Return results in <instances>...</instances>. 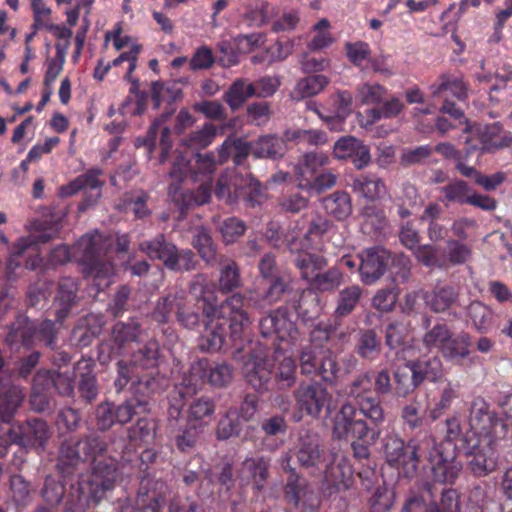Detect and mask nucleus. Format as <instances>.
<instances>
[{
  "label": "nucleus",
  "mask_w": 512,
  "mask_h": 512,
  "mask_svg": "<svg viewBox=\"0 0 512 512\" xmlns=\"http://www.w3.org/2000/svg\"><path fill=\"white\" fill-rule=\"evenodd\" d=\"M270 460L263 456L246 458L238 471L241 486L252 484L253 489L261 491L269 476Z\"/></svg>",
  "instance_id": "nucleus-26"
},
{
  "label": "nucleus",
  "mask_w": 512,
  "mask_h": 512,
  "mask_svg": "<svg viewBox=\"0 0 512 512\" xmlns=\"http://www.w3.org/2000/svg\"><path fill=\"white\" fill-rule=\"evenodd\" d=\"M381 351V342L373 329H362L358 333L355 352L365 360H375Z\"/></svg>",
  "instance_id": "nucleus-47"
},
{
  "label": "nucleus",
  "mask_w": 512,
  "mask_h": 512,
  "mask_svg": "<svg viewBox=\"0 0 512 512\" xmlns=\"http://www.w3.org/2000/svg\"><path fill=\"white\" fill-rule=\"evenodd\" d=\"M241 286L240 271L237 263L224 258L220 261L219 289L223 293H229Z\"/></svg>",
  "instance_id": "nucleus-53"
},
{
  "label": "nucleus",
  "mask_w": 512,
  "mask_h": 512,
  "mask_svg": "<svg viewBox=\"0 0 512 512\" xmlns=\"http://www.w3.org/2000/svg\"><path fill=\"white\" fill-rule=\"evenodd\" d=\"M410 363L411 369L414 371L417 381L420 384L425 380L434 383H440L443 381V365L438 356L412 361Z\"/></svg>",
  "instance_id": "nucleus-42"
},
{
  "label": "nucleus",
  "mask_w": 512,
  "mask_h": 512,
  "mask_svg": "<svg viewBox=\"0 0 512 512\" xmlns=\"http://www.w3.org/2000/svg\"><path fill=\"white\" fill-rule=\"evenodd\" d=\"M423 459L431 466L433 480L441 484H453L463 468L461 461L455 456V451L446 452L444 444H437L434 438Z\"/></svg>",
  "instance_id": "nucleus-14"
},
{
  "label": "nucleus",
  "mask_w": 512,
  "mask_h": 512,
  "mask_svg": "<svg viewBox=\"0 0 512 512\" xmlns=\"http://www.w3.org/2000/svg\"><path fill=\"white\" fill-rule=\"evenodd\" d=\"M362 296V288L359 285H351L339 291L334 317L340 320L350 315L357 307Z\"/></svg>",
  "instance_id": "nucleus-45"
},
{
  "label": "nucleus",
  "mask_w": 512,
  "mask_h": 512,
  "mask_svg": "<svg viewBox=\"0 0 512 512\" xmlns=\"http://www.w3.org/2000/svg\"><path fill=\"white\" fill-rule=\"evenodd\" d=\"M5 435H7V442H10V444L44 448L50 437V432L44 420L32 418L24 423L10 424Z\"/></svg>",
  "instance_id": "nucleus-17"
},
{
  "label": "nucleus",
  "mask_w": 512,
  "mask_h": 512,
  "mask_svg": "<svg viewBox=\"0 0 512 512\" xmlns=\"http://www.w3.org/2000/svg\"><path fill=\"white\" fill-rule=\"evenodd\" d=\"M162 262L165 267L173 271H189L194 269V254L191 250H178L174 245L162 239Z\"/></svg>",
  "instance_id": "nucleus-34"
},
{
  "label": "nucleus",
  "mask_w": 512,
  "mask_h": 512,
  "mask_svg": "<svg viewBox=\"0 0 512 512\" xmlns=\"http://www.w3.org/2000/svg\"><path fill=\"white\" fill-rule=\"evenodd\" d=\"M461 136L466 144V152L474 150L494 152L497 149L508 147L512 136L506 132L499 123L487 125H467Z\"/></svg>",
  "instance_id": "nucleus-11"
},
{
  "label": "nucleus",
  "mask_w": 512,
  "mask_h": 512,
  "mask_svg": "<svg viewBox=\"0 0 512 512\" xmlns=\"http://www.w3.org/2000/svg\"><path fill=\"white\" fill-rule=\"evenodd\" d=\"M333 227L332 222L318 212H311L305 217V227L300 236L288 241L291 252L301 249H316L321 244L322 237Z\"/></svg>",
  "instance_id": "nucleus-20"
},
{
  "label": "nucleus",
  "mask_w": 512,
  "mask_h": 512,
  "mask_svg": "<svg viewBox=\"0 0 512 512\" xmlns=\"http://www.w3.org/2000/svg\"><path fill=\"white\" fill-rule=\"evenodd\" d=\"M343 275L337 268H331L325 272L320 271L310 282L312 290L320 292L333 291L342 283Z\"/></svg>",
  "instance_id": "nucleus-57"
},
{
  "label": "nucleus",
  "mask_w": 512,
  "mask_h": 512,
  "mask_svg": "<svg viewBox=\"0 0 512 512\" xmlns=\"http://www.w3.org/2000/svg\"><path fill=\"white\" fill-rule=\"evenodd\" d=\"M296 320L288 306L279 307L260 319V333L263 338H271L276 353L294 350L300 344L301 334Z\"/></svg>",
  "instance_id": "nucleus-9"
},
{
  "label": "nucleus",
  "mask_w": 512,
  "mask_h": 512,
  "mask_svg": "<svg viewBox=\"0 0 512 512\" xmlns=\"http://www.w3.org/2000/svg\"><path fill=\"white\" fill-rule=\"evenodd\" d=\"M301 373L318 376L324 382L335 384L340 373L337 356L330 349L320 350L304 346L299 355Z\"/></svg>",
  "instance_id": "nucleus-12"
},
{
  "label": "nucleus",
  "mask_w": 512,
  "mask_h": 512,
  "mask_svg": "<svg viewBox=\"0 0 512 512\" xmlns=\"http://www.w3.org/2000/svg\"><path fill=\"white\" fill-rule=\"evenodd\" d=\"M330 163V158L323 152L305 153L298 163L299 183L308 182L316 174L320 173Z\"/></svg>",
  "instance_id": "nucleus-39"
},
{
  "label": "nucleus",
  "mask_w": 512,
  "mask_h": 512,
  "mask_svg": "<svg viewBox=\"0 0 512 512\" xmlns=\"http://www.w3.org/2000/svg\"><path fill=\"white\" fill-rule=\"evenodd\" d=\"M32 227L35 233L28 236L32 241V246L23 257L24 267L31 271L40 270L41 273H44L48 270L45 268L46 259L41 256L38 245L46 244L56 238L62 225L59 220L37 219L32 223Z\"/></svg>",
  "instance_id": "nucleus-15"
},
{
  "label": "nucleus",
  "mask_w": 512,
  "mask_h": 512,
  "mask_svg": "<svg viewBox=\"0 0 512 512\" xmlns=\"http://www.w3.org/2000/svg\"><path fill=\"white\" fill-rule=\"evenodd\" d=\"M192 244L203 260L206 262L214 260L216 249L212 237L206 228L199 227L195 229Z\"/></svg>",
  "instance_id": "nucleus-59"
},
{
  "label": "nucleus",
  "mask_w": 512,
  "mask_h": 512,
  "mask_svg": "<svg viewBox=\"0 0 512 512\" xmlns=\"http://www.w3.org/2000/svg\"><path fill=\"white\" fill-rule=\"evenodd\" d=\"M159 357V342L150 340L132 353L130 365L119 361L118 377L114 382L117 390H122L131 382L133 385H144L148 393H153L159 386Z\"/></svg>",
  "instance_id": "nucleus-7"
},
{
  "label": "nucleus",
  "mask_w": 512,
  "mask_h": 512,
  "mask_svg": "<svg viewBox=\"0 0 512 512\" xmlns=\"http://www.w3.org/2000/svg\"><path fill=\"white\" fill-rule=\"evenodd\" d=\"M25 399L23 388L12 383L9 375L0 376V420L10 424Z\"/></svg>",
  "instance_id": "nucleus-25"
},
{
  "label": "nucleus",
  "mask_w": 512,
  "mask_h": 512,
  "mask_svg": "<svg viewBox=\"0 0 512 512\" xmlns=\"http://www.w3.org/2000/svg\"><path fill=\"white\" fill-rule=\"evenodd\" d=\"M292 353L293 350H284L279 353L274 350V360L278 362L275 380L280 388H289L296 382L297 365Z\"/></svg>",
  "instance_id": "nucleus-38"
},
{
  "label": "nucleus",
  "mask_w": 512,
  "mask_h": 512,
  "mask_svg": "<svg viewBox=\"0 0 512 512\" xmlns=\"http://www.w3.org/2000/svg\"><path fill=\"white\" fill-rule=\"evenodd\" d=\"M218 159H215L214 153H197L192 164L184 156H179L173 163L170 176L176 180L182 181L190 177L194 182L212 181L216 170Z\"/></svg>",
  "instance_id": "nucleus-16"
},
{
  "label": "nucleus",
  "mask_w": 512,
  "mask_h": 512,
  "mask_svg": "<svg viewBox=\"0 0 512 512\" xmlns=\"http://www.w3.org/2000/svg\"><path fill=\"white\" fill-rule=\"evenodd\" d=\"M217 127L212 123H205L201 128L190 132L181 139V144L193 150H201L212 144L217 135Z\"/></svg>",
  "instance_id": "nucleus-52"
},
{
  "label": "nucleus",
  "mask_w": 512,
  "mask_h": 512,
  "mask_svg": "<svg viewBox=\"0 0 512 512\" xmlns=\"http://www.w3.org/2000/svg\"><path fill=\"white\" fill-rule=\"evenodd\" d=\"M232 378L233 368L229 364L221 362L209 365L207 360L201 359L191 365L190 376L184 379V384L195 389L207 379L210 385L223 388L230 384Z\"/></svg>",
  "instance_id": "nucleus-18"
},
{
  "label": "nucleus",
  "mask_w": 512,
  "mask_h": 512,
  "mask_svg": "<svg viewBox=\"0 0 512 512\" xmlns=\"http://www.w3.org/2000/svg\"><path fill=\"white\" fill-rule=\"evenodd\" d=\"M310 249H301L294 251L296 256L294 264L300 271L301 277L308 283L315 278L316 274L322 271L327 266V260L324 256L318 253L309 252Z\"/></svg>",
  "instance_id": "nucleus-33"
},
{
  "label": "nucleus",
  "mask_w": 512,
  "mask_h": 512,
  "mask_svg": "<svg viewBox=\"0 0 512 512\" xmlns=\"http://www.w3.org/2000/svg\"><path fill=\"white\" fill-rule=\"evenodd\" d=\"M468 431L477 435H491L493 438H501L506 433V425L494 413L489 410V405L482 398H476L470 406Z\"/></svg>",
  "instance_id": "nucleus-19"
},
{
  "label": "nucleus",
  "mask_w": 512,
  "mask_h": 512,
  "mask_svg": "<svg viewBox=\"0 0 512 512\" xmlns=\"http://www.w3.org/2000/svg\"><path fill=\"white\" fill-rule=\"evenodd\" d=\"M471 345L469 333L464 331L455 335L451 333L441 353L446 360L455 364H462L466 359L470 358Z\"/></svg>",
  "instance_id": "nucleus-32"
},
{
  "label": "nucleus",
  "mask_w": 512,
  "mask_h": 512,
  "mask_svg": "<svg viewBox=\"0 0 512 512\" xmlns=\"http://www.w3.org/2000/svg\"><path fill=\"white\" fill-rule=\"evenodd\" d=\"M214 412L215 404L210 397L202 396L197 398L189 406L187 423L190 425L195 424L197 428L201 427L208 423Z\"/></svg>",
  "instance_id": "nucleus-49"
},
{
  "label": "nucleus",
  "mask_w": 512,
  "mask_h": 512,
  "mask_svg": "<svg viewBox=\"0 0 512 512\" xmlns=\"http://www.w3.org/2000/svg\"><path fill=\"white\" fill-rule=\"evenodd\" d=\"M427 306L436 313L447 311L458 299V292L451 285L436 286L425 294Z\"/></svg>",
  "instance_id": "nucleus-40"
},
{
  "label": "nucleus",
  "mask_w": 512,
  "mask_h": 512,
  "mask_svg": "<svg viewBox=\"0 0 512 512\" xmlns=\"http://www.w3.org/2000/svg\"><path fill=\"white\" fill-rule=\"evenodd\" d=\"M252 82L237 78L224 93L223 99L232 111L238 110L251 97H254Z\"/></svg>",
  "instance_id": "nucleus-43"
},
{
  "label": "nucleus",
  "mask_w": 512,
  "mask_h": 512,
  "mask_svg": "<svg viewBox=\"0 0 512 512\" xmlns=\"http://www.w3.org/2000/svg\"><path fill=\"white\" fill-rule=\"evenodd\" d=\"M54 372L52 369H39L32 379L31 404L38 411H43L48 406V400L44 395L45 391L53 388Z\"/></svg>",
  "instance_id": "nucleus-36"
},
{
  "label": "nucleus",
  "mask_w": 512,
  "mask_h": 512,
  "mask_svg": "<svg viewBox=\"0 0 512 512\" xmlns=\"http://www.w3.org/2000/svg\"><path fill=\"white\" fill-rule=\"evenodd\" d=\"M368 504L372 512H386L394 504V493L384 484H379L374 488Z\"/></svg>",
  "instance_id": "nucleus-62"
},
{
  "label": "nucleus",
  "mask_w": 512,
  "mask_h": 512,
  "mask_svg": "<svg viewBox=\"0 0 512 512\" xmlns=\"http://www.w3.org/2000/svg\"><path fill=\"white\" fill-rule=\"evenodd\" d=\"M136 503L142 512H160V490L157 482L148 477L141 480Z\"/></svg>",
  "instance_id": "nucleus-41"
},
{
  "label": "nucleus",
  "mask_w": 512,
  "mask_h": 512,
  "mask_svg": "<svg viewBox=\"0 0 512 512\" xmlns=\"http://www.w3.org/2000/svg\"><path fill=\"white\" fill-rule=\"evenodd\" d=\"M497 439L473 431H466L460 439L456 447L467 457V468L474 476L485 477L497 469Z\"/></svg>",
  "instance_id": "nucleus-8"
},
{
  "label": "nucleus",
  "mask_w": 512,
  "mask_h": 512,
  "mask_svg": "<svg viewBox=\"0 0 512 512\" xmlns=\"http://www.w3.org/2000/svg\"><path fill=\"white\" fill-rule=\"evenodd\" d=\"M33 335V322L27 317L19 315L9 326L5 343L11 350H18L21 347L30 350L34 347Z\"/></svg>",
  "instance_id": "nucleus-29"
},
{
  "label": "nucleus",
  "mask_w": 512,
  "mask_h": 512,
  "mask_svg": "<svg viewBox=\"0 0 512 512\" xmlns=\"http://www.w3.org/2000/svg\"><path fill=\"white\" fill-rule=\"evenodd\" d=\"M324 210L338 220L346 219L352 212L351 199L348 193L336 191L323 198Z\"/></svg>",
  "instance_id": "nucleus-48"
},
{
  "label": "nucleus",
  "mask_w": 512,
  "mask_h": 512,
  "mask_svg": "<svg viewBox=\"0 0 512 512\" xmlns=\"http://www.w3.org/2000/svg\"><path fill=\"white\" fill-rule=\"evenodd\" d=\"M459 397V385L445 379L438 383L437 395L427 407L428 416L435 421L441 417Z\"/></svg>",
  "instance_id": "nucleus-30"
},
{
  "label": "nucleus",
  "mask_w": 512,
  "mask_h": 512,
  "mask_svg": "<svg viewBox=\"0 0 512 512\" xmlns=\"http://www.w3.org/2000/svg\"><path fill=\"white\" fill-rule=\"evenodd\" d=\"M253 149V142L229 136L217 149L218 162L223 164L232 156L234 164L240 166L250 154L253 155Z\"/></svg>",
  "instance_id": "nucleus-31"
},
{
  "label": "nucleus",
  "mask_w": 512,
  "mask_h": 512,
  "mask_svg": "<svg viewBox=\"0 0 512 512\" xmlns=\"http://www.w3.org/2000/svg\"><path fill=\"white\" fill-rule=\"evenodd\" d=\"M107 449V442L96 434L70 437L60 446L57 467L62 474L69 475L80 465H92L91 473L81 476L77 482V497L85 499L87 504H99L115 487L116 462L105 457Z\"/></svg>",
  "instance_id": "nucleus-1"
},
{
  "label": "nucleus",
  "mask_w": 512,
  "mask_h": 512,
  "mask_svg": "<svg viewBox=\"0 0 512 512\" xmlns=\"http://www.w3.org/2000/svg\"><path fill=\"white\" fill-rule=\"evenodd\" d=\"M390 253L379 246L371 247L359 253L360 280L365 285H372L386 272Z\"/></svg>",
  "instance_id": "nucleus-22"
},
{
  "label": "nucleus",
  "mask_w": 512,
  "mask_h": 512,
  "mask_svg": "<svg viewBox=\"0 0 512 512\" xmlns=\"http://www.w3.org/2000/svg\"><path fill=\"white\" fill-rule=\"evenodd\" d=\"M433 436L427 430H420L405 442L399 435L389 433L382 440V451L386 463L405 478H413L423 456L432 446Z\"/></svg>",
  "instance_id": "nucleus-6"
},
{
  "label": "nucleus",
  "mask_w": 512,
  "mask_h": 512,
  "mask_svg": "<svg viewBox=\"0 0 512 512\" xmlns=\"http://www.w3.org/2000/svg\"><path fill=\"white\" fill-rule=\"evenodd\" d=\"M439 190L442 194V196L439 197V201L443 203L445 207H449L454 203L460 205L468 204L472 192V188L463 180H454L440 187Z\"/></svg>",
  "instance_id": "nucleus-46"
},
{
  "label": "nucleus",
  "mask_w": 512,
  "mask_h": 512,
  "mask_svg": "<svg viewBox=\"0 0 512 512\" xmlns=\"http://www.w3.org/2000/svg\"><path fill=\"white\" fill-rule=\"evenodd\" d=\"M32 241L29 237H20L10 248L6 269L9 276L21 267L22 258L31 249Z\"/></svg>",
  "instance_id": "nucleus-61"
},
{
  "label": "nucleus",
  "mask_w": 512,
  "mask_h": 512,
  "mask_svg": "<svg viewBox=\"0 0 512 512\" xmlns=\"http://www.w3.org/2000/svg\"><path fill=\"white\" fill-rule=\"evenodd\" d=\"M442 254L446 259V267L449 264L454 266L461 265L471 256V249L467 244L459 240L450 239L447 241L446 250Z\"/></svg>",
  "instance_id": "nucleus-60"
},
{
  "label": "nucleus",
  "mask_w": 512,
  "mask_h": 512,
  "mask_svg": "<svg viewBox=\"0 0 512 512\" xmlns=\"http://www.w3.org/2000/svg\"><path fill=\"white\" fill-rule=\"evenodd\" d=\"M429 89L434 98L444 97L447 92L459 101H465L468 98V86L459 73L441 74Z\"/></svg>",
  "instance_id": "nucleus-28"
},
{
  "label": "nucleus",
  "mask_w": 512,
  "mask_h": 512,
  "mask_svg": "<svg viewBox=\"0 0 512 512\" xmlns=\"http://www.w3.org/2000/svg\"><path fill=\"white\" fill-rule=\"evenodd\" d=\"M272 373V364L267 358L266 349L262 344L251 351L243 364L246 381L259 392L267 390Z\"/></svg>",
  "instance_id": "nucleus-21"
},
{
  "label": "nucleus",
  "mask_w": 512,
  "mask_h": 512,
  "mask_svg": "<svg viewBox=\"0 0 512 512\" xmlns=\"http://www.w3.org/2000/svg\"><path fill=\"white\" fill-rule=\"evenodd\" d=\"M328 83L329 80L325 75H309L297 83L296 90L303 98L311 97L320 93Z\"/></svg>",
  "instance_id": "nucleus-64"
},
{
  "label": "nucleus",
  "mask_w": 512,
  "mask_h": 512,
  "mask_svg": "<svg viewBox=\"0 0 512 512\" xmlns=\"http://www.w3.org/2000/svg\"><path fill=\"white\" fill-rule=\"evenodd\" d=\"M491 82L489 98L492 102H499L502 97L495 94L502 93L508 87V83L512 81V67L504 64L502 67L496 69L493 76L488 78Z\"/></svg>",
  "instance_id": "nucleus-58"
},
{
  "label": "nucleus",
  "mask_w": 512,
  "mask_h": 512,
  "mask_svg": "<svg viewBox=\"0 0 512 512\" xmlns=\"http://www.w3.org/2000/svg\"><path fill=\"white\" fill-rule=\"evenodd\" d=\"M393 377L395 382L394 391L397 397L406 398L420 385L414 371L411 369V363L398 366L393 371Z\"/></svg>",
  "instance_id": "nucleus-50"
},
{
  "label": "nucleus",
  "mask_w": 512,
  "mask_h": 512,
  "mask_svg": "<svg viewBox=\"0 0 512 512\" xmlns=\"http://www.w3.org/2000/svg\"><path fill=\"white\" fill-rule=\"evenodd\" d=\"M215 195L227 204H233L239 198H243L253 207L259 203L261 184L251 174L242 175L234 170H226L218 178Z\"/></svg>",
  "instance_id": "nucleus-10"
},
{
  "label": "nucleus",
  "mask_w": 512,
  "mask_h": 512,
  "mask_svg": "<svg viewBox=\"0 0 512 512\" xmlns=\"http://www.w3.org/2000/svg\"><path fill=\"white\" fill-rule=\"evenodd\" d=\"M140 324L131 319L128 322H117L112 329L113 349H117L118 354H122L139 336Z\"/></svg>",
  "instance_id": "nucleus-37"
},
{
  "label": "nucleus",
  "mask_w": 512,
  "mask_h": 512,
  "mask_svg": "<svg viewBox=\"0 0 512 512\" xmlns=\"http://www.w3.org/2000/svg\"><path fill=\"white\" fill-rule=\"evenodd\" d=\"M348 397L355 403L373 394V374L371 371H363L355 376L346 387Z\"/></svg>",
  "instance_id": "nucleus-54"
},
{
  "label": "nucleus",
  "mask_w": 512,
  "mask_h": 512,
  "mask_svg": "<svg viewBox=\"0 0 512 512\" xmlns=\"http://www.w3.org/2000/svg\"><path fill=\"white\" fill-rule=\"evenodd\" d=\"M253 157L254 158H271L276 159L284 155L286 145L284 140L275 135H265L259 137L253 142Z\"/></svg>",
  "instance_id": "nucleus-44"
},
{
  "label": "nucleus",
  "mask_w": 512,
  "mask_h": 512,
  "mask_svg": "<svg viewBox=\"0 0 512 512\" xmlns=\"http://www.w3.org/2000/svg\"><path fill=\"white\" fill-rule=\"evenodd\" d=\"M336 182V175L326 168L308 182L299 183V187L311 193H321L332 188Z\"/></svg>",
  "instance_id": "nucleus-63"
},
{
  "label": "nucleus",
  "mask_w": 512,
  "mask_h": 512,
  "mask_svg": "<svg viewBox=\"0 0 512 512\" xmlns=\"http://www.w3.org/2000/svg\"><path fill=\"white\" fill-rule=\"evenodd\" d=\"M204 330L198 346L203 352H218L228 346L225 324L228 323V340L235 353L243 352L245 344L250 342L252 320L244 308V297L234 293L220 305L208 304L203 307Z\"/></svg>",
  "instance_id": "nucleus-3"
},
{
  "label": "nucleus",
  "mask_w": 512,
  "mask_h": 512,
  "mask_svg": "<svg viewBox=\"0 0 512 512\" xmlns=\"http://www.w3.org/2000/svg\"><path fill=\"white\" fill-rule=\"evenodd\" d=\"M113 244L111 238L97 230L83 235L74 245L73 253L82 266L83 274L92 279L91 285L99 292L110 284L114 266L108 253Z\"/></svg>",
  "instance_id": "nucleus-5"
},
{
  "label": "nucleus",
  "mask_w": 512,
  "mask_h": 512,
  "mask_svg": "<svg viewBox=\"0 0 512 512\" xmlns=\"http://www.w3.org/2000/svg\"><path fill=\"white\" fill-rule=\"evenodd\" d=\"M293 394L296 408L302 414L317 419L323 410H330L332 395L318 381L301 382Z\"/></svg>",
  "instance_id": "nucleus-13"
},
{
  "label": "nucleus",
  "mask_w": 512,
  "mask_h": 512,
  "mask_svg": "<svg viewBox=\"0 0 512 512\" xmlns=\"http://www.w3.org/2000/svg\"><path fill=\"white\" fill-rule=\"evenodd\" d=\"M95 362L92 358L82 357L77 361L74 370L79 371V380L77 384V392L79 400L85 405L91 404L96 400L99 394L98 381L93 374Z\"/></svg>",
  "instance_id": "nucleus-27"
},
{
  "label": "nucleus",
  "mask_w": 512,
  "mask_h": 512,
  "mask_svg": "<svg viewBox=\"0 0 512 512\" xmlns=\"http://www.w3.org/2000/svg\"><path fill=\"white\" fill-rule=\"evenodd\" d=\"M385 410L380 397L372 395L352 404L341 405L332 420L335 438H379L380 427L385 422Z\"/></svg>",
  "instance_id": "nucleus-4"
},
{
  "label": "nucleus",
  "mask_w": 512,
  "mask_h": 512,
  "mask_svg": "<svg viewBox=\"0 0 512 512\" xmlns=\"http://www.w3.org/2000/svg\"><path fill=\"white\" fill-rule=\"evenodd\" d=\"M332 456L321 444L317 434L308 431L300 434L294 449L286 453L281 462L283 470L289 473L284 486V500L288 505L298 512H318L321 504L320 496L291 466L292 458L295 457L298 464L311 475H319L328 466Z\"/></svg>",
  "instance_id": "nucleus-2"
},
{
  "label": "nucleus",
  "mask_w": 512,
  "mask_h": 512,
  "mask_svg": "<svg viewBox=\"0 0 512 512\" xmlns=\"http://www.w3.org/2000/svg\"><path fill=\"white\" fill-rule=\"evenodd\" d=\"M468 316L480 334L488 333L493 326V311L481 301H473L468 307Z\"/></svg>",
  "instance_id": "nucleus-51"
},
{
  "label": "nucleus",
  "mask_w": 512,
  "mask_h": 512,
  "mask_svg": "<svg viewBox=\"0 0 512 512\" xmlns=\"http://www.w3.org/2000/svg\"><path fill=\"white\" fill-rule=\"evenodd\" d=\"M321 474H323V491L329 496L349 490L354 483L352 467L345 459L335 463V458L332 456L330 463Z\"/></svg>",
  "instance_id": "nucleus-23"
},
{
  "label": "nucleus",
  "mask_w": 512,
  "mask_h": 512,
  "mask_svg": "<svg viewBox=\"0 0 512 512\" xmlns=\"http://www.w3.org/2000/svg\"><path fill=\"white\" fill-rule=\"evenodd\" d=\"M352 189L355 194L368 201L377 200L386 194L385 183L373 174H362L354 178Z\"/></svg>",
  "instance_id": "nucleus-35"
},
{
  "label": "nucleus",
  "mask_w": 512,
  "mask_h": 512,
  "mask_svg": "<svg viewBox=\"0 0 512 512\" xmlns=\"http://www.w3.org/2000/svg\"><path fill=\"white\" fill-rule=\"evenodd\" d=\"M416 259L429 268H446V259L441 249L431 244L419 245L414 251Z\"/></svg>",
  "instance_id": "nucleus-56"
},
{
  "label": "nucleus",
  "mask_w": 512,
  "mask_h": 512,
  "mask_svg": "<svg viewBox=\"0 0 512 512\" xmlns=\"http://www.w3.org/2000/svg\"><path fill=\"white\" fill-rule=\"evenodd\" d=\"M292 312L296 319L302 318L305 322L317 318L321 312L318 296L311 291L302 292L298 304L293 307Z\"/></svg>",
  "instance_id": "nucleus-55"
},
{
  "label": "nucleus",
  "mask_w": 512,
  "mask_h": 512,
  "mask_svg": "<svg viewBox=\"0 0 512 512\" xmlns=\"http://www.w3.org/2000/svg\"><path fill=\"white\" fill-rule=\"evenodd\" d=\"M79 284L77 279L63 277L58 282L57 292L53 301L56 320L63 323L78 304Z\"/></svg>",
  "instance_id": "nucleus-24"
}]
</instances>
